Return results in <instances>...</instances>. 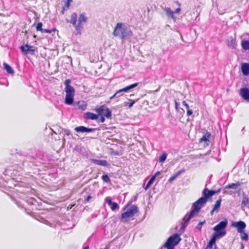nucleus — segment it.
I'll return each mask as SVG.
<instances>
[{
  "instance_id": "nucleus-1",
  "label": "nucleus",
  "mask_w": 249,
  "mask_h": 249,
  "mask_svg": "<svg viewBox=\"0 0 249 249\" xmlns=\"http://www.w3.org/2000/svg\"><path fill=\"white\" fill-rule=\"evenodd\" d=\"M206 202L205 198L202 196L193 203L192 210L189 213H187L184 217V226H186L188 225L190 220L194 216L195 214L199 211Z\"/></svg>"
},
{
  "instance_id": "nucleus-2",
  "label": "nucleus",
  "mask_w": 249,
  "mask_h": 249,
  "mask_svg": "<svg viewBox=\"0 0 249 249\" xmlns=\"http://www.w3.org/2000/svg\"><path fill=\"white\" fill-rule=\"evenodd\" d=\"M113 35L115 36H120L122 39L130 37L132 36V32L127 28L124 23H117Z\"/></svg>"
},
{
  "instance_id": "nucleus-3",
  "label": "nucleus",
  "mask_w": 249,
  "mask_h": 249,
  "mask_svg": "<svg viewBox=\"0 0 249 249\" xmlns=\"http://www.w3.org/2000/svg\"><path fill=\"white\" fill-rule=\"evenodd\" d=\"M228 224V221L225 219L220 222L217 225L213 228L214 232L212 234L216 238H221L224 236L226 232L225 230Z\"/></svg>"
},
{
  "instance_id": "nucleus-4",
  "label": "nucleus",
  "mask_w": 249,
  "mask_h": 249,
  "mask_svg": "<svg viewBox=\"0 0 249 249\" xmlns=\"http://www.w3.org/2000/svg\"><path fill=\"white\" fill-rule=\"evenodd\" d=\"M124 212L121 214V220L125 222L129 220V218L133 217L137 213L138 208L135 205H132L129 207L124 208Z\"/></svg>"
},
{
  "instance_id": "nucleus-5",
  "label": "nucleus",
  "mask_w": 249,
  "mask_h": 249,
  "mask_svg": "<svg viewBox=\"0 0 249 249\" xmlns=\"http://www.w3.org/2000/svg\"><path fill=\"white\" fill-rule=\"evenodd\" d=\"M181 240L179 234H174L168 238L161 248H166L167 249H174V247L179 244Z\"/></svg>"
},
{
  "instance_id": "nucleus-6",
  "label": "nucleus",
  "mask_w": 249,
  "mask_h": 249,
  "mask_svg": "<svg viewBox=\"0 0 249 249\" xmlns=\"http://www.w3.org/2000/svg\"><path fill=\"white\" fill-rule=\"evenodd\" d=\"M88 18L86 17L85 13H81L79 15L77 19V23L76 24L75 29L77 34H81V32L84 28V24L87 23Z\"/></svg>"
},
{
  "instance_id": "nucleus-7",
  "label": "nucleus",
  "mask_w": 249,
  "mask_h": 249,
  "mask_svg": "<svg viewBox=\"0 0 249 249\" xmlns=\"http://www.w3.org/2000/svg\"><path fill=\"white\" fill-rule=\"evenodd\" d=\"M66 92V97L65 99V103L67 105H71L73 103L74 100V95L75 93V89H72L71 88H68L66 90H65Z\"/></svg>"
},
{
  "instance_id": "nucleus-8",
  "label": "nucleus",
  "mask_w": 249,
  "mask_h": 249,
  "mask_svg": "<svg viewBox=\"0 0 249 249\" xmlns=\"http://www.w3.org/2000/svg\"><path fill=\"white\" fill-rule=\"evenodd\" d=\"M95 111L99 115H103L107 118H110L111 116V111L104 105L97 107L95 109Z\"/></svg>"
},
{
  "instance_id": "nucleus-9",
  "label": "nucleus",
  "mask_w": 249,
  "mask_h": 249,
  "mask_svg": "<svg viewBox=\"0 0 249 249\" xmlns=\"http://www.w3.org/2000/svg\"><path fill=\"white\" fill-rule=\"evenodd\" d=\"M231 226L236 228L238 232H243L246 227V223L242 221L234 222L232 223Z\"/></svg>"
},
{
  "instance_id": "nucleus-10",
  "label": "nucleus",
  "mask_w": 249,
  "mask_h": 249,
  "mask_svg": "<svg viewBox=\"0 0 249 249\" xmlns=\"http://www.w3.org/2000/svg\"><path fill=\"white\" fill-rule=\"evenodd\" d=\"M21 52L25 54L29 53L30 52H34L35 49L34 46L26 44L19 47Z\"/></svg>"
},
{
  "instance_id": "nucleus-11",
  "label": "nucleus",
  "mask_w": 249,
  "mask_h": 249,
  "mask_svg": "<svg viewBox=\"0 0 249 249\" xmlns=\"http://www.w3.org/2000/svg\"><path fill=\"white\" fill-rule=\"evenodd\" d=\"M240 94L245 100L249 101V89L243 88L240 89Z\"/></svg>"
},
{
  "instance_id": "nucleus-12",
  "label": "nucleus",
  "mask_w": 249,
  "mask_h": 249,
  "mask_svg": "<svg viewBox=\"0 0 249 249\" xmlns=\"http://www.w3.org/2000/svg\"><path fill=\"white\" fill-rule=\"evenodd\" d=\"M106 201L107 204L110 206V209L111 210L115 211V210L119 209V205L116 202H112L110 197H107L106 198Z\"/></svg>"
},
{
  "instance_id": "nucleus-13",
  "label": "nucleus",
  "mask_w": 249,
  "mask_h": 249,
  "mask_svg": "<svg viewBox=\"0 0 249 249\" xmlns=\"http://www.w3.org/2000/svg\"><path fill=\"white\" fill-rule=\"evenodd\" d=\"M74 130L77 132L89 133V132H92L94 130V129L87 128L84 126H80L76 127L75 128Z\"/></svg>"
},
{
  "instance_id": "nucleus-14",
  "label": "nucleus",
  "mask_w": 249,
  "mask_h": 249,
  "mask_svg": "<svg viewBox=\"0 0 249 249\" xmlns=\"http://www.w3.org/2000/svg\"><path fill=\"white\" fill-rule=\"evenodd\" d=\"M228 46L231 49H235L237 46L236 39L232 36H230L227 39Z\"/></svg>"
},
{
  "instance_id": "nucleus-15",
  "label": "nucleus",
  "mask_w": 249,
  "mask_h": 249,
  "mask_svg": "<svg viewBox=\"0 0 249 249\" xmlns=\"http://www.w3.org/2000/svg\"><path fill=\"white\" fill-rule=\"evenodd\" d=\"M216 193V191L213 190H209L207 188H205L203 191V197L205 198L206 200L210 196H213Z\"/></svg>"
},
{
  "instance_id": "nucleus-16",
  "label": "nucleus",
  "mask_w": 249,
  "mask_h": 249,
  "mask_svg": "<svg viewBox=\"0 0 249 249\" xmlns=\"http://www.w3.org/2000/svg\"><path fill=\"white\" fill-rule=\"evenodd\" d=\"M138 85H139L138 83H135L132 84L131 85H130L123 89L118 90V93H121L122 92H127L129 90H130L134 88H136L137 86H138Z\"/></svg>"
},
{
  "instance_id": "nucleus-17",
  "label": "nucleus",
  "mask_w": 249,
  "mask_h": 249,
  "mask_svg": "<svg viewBox=\"0 0 249 249\" xmlns=\"http://www.w3.org/2000/svg\"><path fill=\"white\" fill-rule=\"evenodd\" d=\"M241 71L244 75H249V64L243 63L241 66Z\"/></svg>"
},
{
  "instance_id": "nucleus-18",
  "label": "nucleus",
  "mask_w": 249,
  "mask_h": 249,
  "mask_svg": "<svg viewBox=\"0 0 249 249\" xmlns=\"http://www.w3.org/2000/svg\"><path fill=\"white\" fill-rule=\"evenodd\" d=\"M92 161L93 163H94L95 164L103 166H108V164L107 160H95L93 159L92 160Z\"/></svg>"
},
{
  "instance_id": "nucleus-19",
  "label": "nucleus",
  "mask_w": 249,
  "mask_h": 249,
  "mask_svg": "<svg viewBox=\"0 0 249 249\" xmlns=\"http://www.w3.org/2000/svg\"><path fill=\"white\" fill-rule=\"evenodd\" d=\"M98 117V115L91 112H87L85 114V118L87 119L94 120L97 119Z\"/></svg>"
},
{
  "instance_id": "nucleus-20",
  "label": "nucleus",
  "mask_w": 249,
  "mask_h": 249,
  "mask_svg": "<svg viewBox=\"0 0 249 249\" xmlns=\"http://www.w3.org/2000/svg\"><path fill=\"white\" fill-rule=\"evenodd\" d=\"M77 21V15L76 13H73L71 16V19L68 22L71 24L75 28Z\"/></svg>"
},
{
  "instance_id": "nucleus-21",
  "label": "nucleus",
  "mask_w": 249,
  "mask_h": 249,
  "mask_svg": "<svg viewBox=\"0 0 249 249\" xmlns=\"http://www.w3.org/2000/svg\"><path fill=\"white\" fill-rule=\"evenodd\" d=\"M217 239V238L212 235L208 245L205 249H212L213 246L215 244Z\"/></svg>"
},
{
  "instance_id": "nucleus-22",
  "label": "nucleus",
  "mask_w": 249,
  "mask_h": 249,
  "mask_svg": "<svg viewBox=\"0 0 249 249\" xmlns=\"http://www.w3.org/2000/svg\"><path fill=\"white\" fill-rule=\"evenodd\" d=\"M77 107L81 110H85L87 108V105L84 101H79L77 103Z\"/></svg>"
},
{
  "instance_id": "nucleus-23",
  "label": "nucleus",
  "mask_w": 249,
  "mask_h": 249,
  "mask_svg": "<svg viewBox=\"0 0 249 249\" xmlns=\"http://www.w3.org/2000/svg\"><path fill=\"white\" fill-rule=\"evenodd\" d=\"M241 185V183L240 182H237L235 183L229 184L225 187L226 189H236L238 187Z\"/></svg>"
},
{
  "instance_id": "nucleus-24",
  "label": "nucleus",
  "mask_w": 249,
  "mask_h": 249,
  "mask_svg": "<svg viewBox=\"0 0 249 249\" xmlns=\"http://www.w3.org/2000/svg\"><path fill=\"white\" fill-rule=\"evenodd\" d=\"M4 68L6 71L11 74H13L14 73V71L13 69L11 67L10 65L7 64L6 63H4L3 64Z\"/></svg>"
},
{
  "instance_id": "nucleus-25",
  "label": "nucleus",
  "mask_w": 249,
  "mask_h": 249,
  "mask_svg": "<svg viewBox=\"0 0 249 249\" xmlns=\"http://www.w3.org/2000/svg\"><path fill=\"white\" fill-rule=\"evenodd\" d=\"M184 171V170H180L178 171L177 173L175 174L174 175L172 176L169 179L168 181L170 182H172L178 176H179Z\"/></svg>"
},
{
  "instance_id": "nucleus-26",
  "label": "nucleus",
  "mask_w": 249,
  "mask_h": 249,
  "mask_svg": "<svg viewBox=\"0 0 249 249\" xmlns=\"http://www.w3.org/2000/svg\"><path fill=\"white\" fill-rule=\"evenodd\" d=\"M241 46L242 48L245 50H249V41L248 40H243L241 43Z\"/></svg>"
},
{
  "instance_id": "nucleus-27",
  "label": "nucleus",
  "mask_w": 249,
  "mask_h": 249,
  "mask_svg": "<svg viewBox=\"0 0 249 249\" xmlns=\"http://www.w3.org/2000/svg\"><path fill=\"white\" fill-rule=\"evenodd\" d=\"M166 15L170 18H173L174 12L172 11L170 8H165L164 9Z\"/></svg>"
},
{
  "instance_id": "nucleus-28",
  "label": "nucleus",
  "mask_w": 249,
  "mask_h": 249,
  "mask_svg": "<svg viewBox=\"0 0 249 249\" xmlns=\"http://www.w3.org/2000/svg\"><path fill=\"white\" fill-rule=\"evenodd\" d=\"M167 157V154L166 153H163L159 157V162L162 163L166 159Z\"/></svg>"
},
{
  "instance_id": "nucleus-29",
  "label": "nucleus",
  "mask_w": 249,
  "mask_h": 249,
  "mask_svg": "<svg viewBox=\"0 0 249 249\" xmlns=\"http://www.w3.org/2000/svg\"><path fill=\"white\" fill-rule=\"evenodd\" d=\"M210 136L211 134L210 133H206L200 139V142H209Z\"/></svg>"
},
{
  "instance_id": "nucleus-30",
  "label": "nucleus",
  "mask_w": 249,
  "mask_h": 249,
  "mask_svg": "<svg viewBox=\"0 0 249 249\" xmlns=\"http://www.w3.org/2000/svg\"><path fill=\"white\" fill-rule=\"evenodd\" d=\"M240 234V237L242 240L248 241V235L247 233L244 231L243 232H239Z\"/></svg>"
},
{
  "instance_id": "nucleus-31",
  "label": "nucleus",
  "mask_w": 249,
  "mask_h": 249,
  "mask_svg": "<svg viewBox=\"0 0 249 249\" xmlns=\"http://www.w3.org/2000/svg\"><path fill=\"white\" fill-rule=\"evenodd\" d=\"M71 80L70 79H67L65 81L64 84H65V85L66 86L65 88V90H66L68 88H71L72 89H74L73 87H72L70 85V84L71 83Z\"/></svg>"
},
{
  "instance_id": "nucleus-32",
  "label": "nucleus",
  "mask_w": 249,
  "mask_h": 249,
  "mask_svg": "<svg viewBox=\"0 0 249 249\" xmlns=\"http://www.w3.org/2000/svg\"><path fill=\"white\" fill-rule=\"evenodd\" d=\"M71 1L72 0H67L63 6V10H67L69 8Z\"/></svg>"
},
{
  "instance_id": "nucleus-33",
  "label": "nucleus",
  "mask_w": 249,
  "mask_h": 249,
  "mask_svg": "<svg viewBox=\"0 0 249 249\" xmlns=\"http://www.w3.org/2000/svg\"><path fill=\"white\" fill-rule=\"evenodd\" d=\"M102 179L104 182L107 183L109 182L110 181V178L107 175L102 176Z\"/></svg>"
},
{
  "instance_id": "nucleus-34",
  "label": "nucleus",
  "mask_w": 249,
  "mask_h": 249,
  "mask_svg": "<svg viewBox=\"0 0 249 249\" xmlns=\"http://www.w3.org/2000/svg\"><path fill=\"white\" fill-rule=\"evenodd\" d=\"M221 199L216 201V202L213 207L214 210H217V209H218L220 207V205H221Z\"/></svg>"
},
{
  "instance_id": "nucleus-35",
  "label": "nucleus",
  "mask_w": 249,
  "mask_h": 249,
  "mask_svg": "<svg viewBox=\"0 0 249 249\" xmlns=\"http://www.w3.org/2000/svg\"><path fill=\"white\" fill-rule=\"evenodd\" d=\"M130 101H131L130 103H127V102H125V106H127L128 107L130 108L135 103L136 101H134V100H132L131 99H129V100Z\"/></svg>"
},
{
  "instance_id": "nucleus-36",
  "label": "nucleus",
  "mask_w": 249,
  "mask_h": 249,
  "mask_svg": "<svg viewBox=\"0 0 249 249\" xmlns=\"http://www.w3.org/2000/svg\"><path fill=\"white\" fill-rule=\"evenodd\" d=\"M242 204L244 205V206H249V198H244L242 200Z\"/></svg>"
},
{
  "instance_id": "nucleus-37",
  "label": "nucleus",
  "mask_w": 249,
  "mask_h": 249,
  "mask_svg": "<svg viewBox=\"0 0 249 249\" xmlns=\"http://www.w3.org/2000/svg\"><path fill=\"white\" fill-rule=\"evenodd\" d=\"M42 23L41 22H39L36 26V29L37 31H41L42 32L43 30V28H42Z\"/></svg>"
},
{
  "instance_id": "nucleus-38",
  "label": "nucleus",
  "mask_w": 249,
  "mask_h": 249,
  "mask_svg": "<svg viewBox=\"0 0 249 249\" xmlns=\"http://www.w3.org/2000/svg\"><path fill=\"white\" fill-rule=\"evenodd\" d=\"M205 223V220H204L203 221L200 222L197 226L196 227V229L198 230L199 231H200L202 228V225Z\"/></svg>"
},
{
  "instance_id": "nucleus-39",
  "label": "nucleus",
  "mask_w": 249,
  "mask_h": 249,
  "mask_svg": "<svg viewBox=\"0 0 249 249\" xmlns=\"http://www.w3.org/2000/svg\"><path fill=\"white\" fill-rule=\"evenodd\" d=\"M54 31V29H52V30H48V29H43L42 31V33H49V34H51L52 31Z\"/></svg>"
},
{
  "instance_id": "nucleus-40",
  "label": "nucleus",
  "mask_w": 249,
  "mask_h": 249,
  "mask_svg": "<svg viewBox=\"0 0 249 249\" xmlns=\"http://www.w3.org/2000/svg\"><path fill=\"white\" fill-rule=\"evenodd\" d=\"M182 105L186 107V109L189 108L188 104L185 101L182 102Z\"/></svg>"
},
{
  "instance_id": "nucleus-41",
  "label": "nucleus",
  "mask_w": 249,
  "mask_h": 249,
  "mask_svg": "<svg viewBox=\"0 0 249 249\" xmlns=\"http://www.w3.org/2000/svg\"><path fill=\"white\" fill-rule=\"evenodd\" d=\"M155 178H156L155 176H152V177L151 178L150 180L148 181V182L149 183H150L151 184H152L153 183L154 181L155 180Z\"/></svg>"
},
{
  "instance_id": "nucleus-42",
  "label": "nucleus",
  "mask_w": 249,
  "mask_h": 249,
  "mask_svg": "<svg viewBox=\"0 0 249 249\" xmlns=\"http://www.w3.org/2000/svg\"><path fill=\"white\" fill-rule=\"evenodd\" d=\"M187 116H190L193 113V111L192 110H190L189 108V109H187Z\"/></svg>"
},
{
  "instance_id": "nucleus-43",
  "label": "nucleus",
  "mask_w": 249,
  "mask_h": 249,
  "mask_svg": "<svg viewBox=\"0 0 249 249\" xmlns=\"http://www.w3.org/2000/svg\"><path fill=\"white\" fill-rule=\"evenodd\" d=\"M118 91H116L111 97H110V99H112L115 97H117V95H118Z\"/></svg>"
},
{
  "instance_id": "nucleus-44",
  "label": "nucleus",
  "mask_w": 249,
  "mask_h": 249,
  "mask_svg": "<svg viewBox=\"0 0 249 249\" xmlns=\"http://www.w3.org/2000/svg\"><path fill=\"white\" fill-rule=\"evenodd\" d=\"M151 184H151L150 183L148 182L147 184H146V185L144 187V189L145 190H147L149 188V187L151 185Z\"/></svg>"
},
{
  "instance_id": "nucleus-45",
  "label": "nucleus",
  "mask_w": 249,
  "mask_h": 249,
  "mask_svg": "<svg viewBox=\"0 0 249 249\" xmlns=\"http://www.w3.org/2000/svg\"><path fill=\"white\" fill-rule=\"evenodd\" d=\"M64 132H65V135H66L67 136H69L71 134L70 131L69 130H67V129L65 130Z\"/></svg>"
},
{
  "instance_id": "nucleus-46",
  "label": "nucleus",
  "mask_w": 249,
  "mask_h": 249,
  "mask_svg": "<svg viewBox=\"0 0 249 249\" xmlns=\"http://www.w3.org/2000/svg\"><path fill=\"white\" fill-rule=\"evenodd\" d=\"M105 118L104 116H101L100 118L99 119V122L100 123H104L105 122Z\"/></svg>"
},
{
  "instance_id": "nucleus-47",
  "label": "nucleus",
  "mask_w": 249,
  "mask_h": 249,
  "mask_svg": "<svg viewBox=\"0 0 249 249\" xmlns=\"http://www.w3.org/2000/svg\"><path fill=\"white\" fill-rule=\"evenodd\" d=\"M160 174H161L160 172L158 171L153 176H155V178H156L157 176H158L159 175H160Z\"/></svg>"
},
{
  "instance_id": "nucleus-48",
  "label": "nucleus",
  "mask_w": 249,
  "mask_h": 249,
  "mask_svg": "<svg viewBox=\"0 0 249 249\" xmlns=\"http://www.w3.org/2000/svg\"><path fill=\"white\" fill-rule=\"evenodd\" d=\"M91 198L90 196H88L86 198H85V201L88 202Z\"/></svg>"
},
{
  "instance_id": "nucleus-49",
  "label": "nucleus",
  "mask_w": 249,
  "mask_h": 249,
  "mask_svg": "<svg viewBox=\"0 0 249 249\" xmlns=\"http://www.w3.org/2000/svg\"><path fill=\"white\" fill-rule=\"evenodd\" d=\"M180 11V8H177L174 12V13H179Z\"/></svg>"
},
{
  "instance_id": "nucleus-50",
  "label": "nucleus",
  "mask_w": 249,
  "mask_h": 249,
  "mask_svg": "<svg viewBox=\"0 0 249 249\" xmlns=\"http://www.w3.org/2000/svg\"><path fill=\"white\" fill-rule=\"evenodd\" d=\"M175 107H176V109H178V104L176 101H175Z\"/></svg>"
},
{
  "instance_id": "nucleus-51",
  "label": "nucleus",
  "mask_w": 249,
  "mask_h": 249,
  "mask_svg": "<svg viewBox=\"0 0 249 249\" xmlns=\"http://www.w3.org/2000/svg\"><path fill=\"white\" fill-rule=\"evenodd\" d=\"M216 210H214V208H213V210L211 212V213L213 214V213Z\"/></svg>"
},
{
  "instance_id": "nucleus-52",
  "label": "nucleus",
  "mask_w": 249,
  "mask_h": 249,
  "mask_svg": "<svg viewBox=\"0 0 249 249\" xmlns=\"http://www.w3.org/2000/svg\"><path fill=\"white\" fill-rule=\"evenodd\" d=\"M122 95H123V94L118 93V95H117V97H119L121 96Z\"/></svg>"
},
{
  "instance_id": "nucleus-53",
  "label": "nucleus",
  "mask_w": 249,
  "mask_h": 249,
  "mask_svg": "<svg viewBox=\"0 0 249 249\" xmlns=\"http://www.w3.org/2000/svg\"><path fill=\"white\" fill-rule=\"evenodd\" d=\"M83 249H89V247L87 246V247H85Z\"/></svg>"
},
{
  "instance_id": "nucleus-54",
  "label": "nucleus",
  "mask_w": 249,
  "mask_h": 249,
  "mask_svg": "<svg viewBox=\"0 0 249 249\" xmlns=\"http://www.w3.org/2000/svg\"><path fill=\"white\" fill-rule=\"evenodd\" d=\"M108 248H109V247L106 246V247L105 248V249H108Z\"/></svg>"
},
{
  "instance_id": "nucleus-55",
  "label": "nucleus",
  "mask_w": 249,
  "mask_h": 249,
  "mask_svg": "<svg viewBox=\"0 0 249 249\" xmlns=\"http://www.w3.org/2000/svg\"><path fill=\"white\" fill-rule=\"evenodd\" d=\"M64 11H65V10H63V9L62 10V14H64Z\"/></svg>"
}]
</instances>
